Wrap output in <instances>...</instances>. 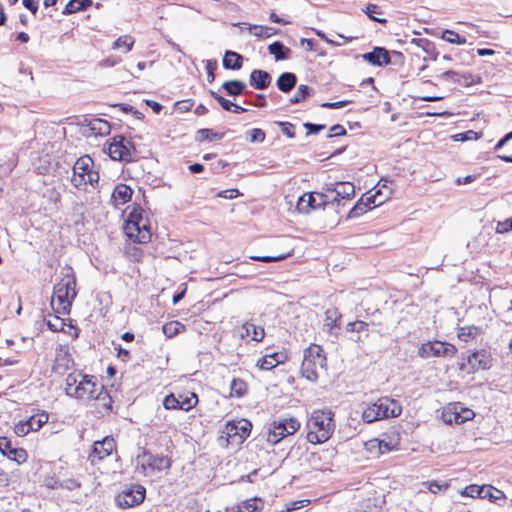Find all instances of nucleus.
<instances>
[{"instance_id":"obj_28","label":"nucleus","mask_w":512,"mask_h":512,"mask_svg":"<svg viewBox=\"0 0 512 512\" xmlns=\"http://www.w3.org/2000/svg\"><path fill=\"white\" fill-rule=\"evenodd\" d=\"M242 330V337H251V339L255 341H261L265 335L264 329L262 327L256 326L252 323H245L242 326Z\"/></svg>"},{"instance_id":"obj_24","label":"nucleus","mask_w":512,"mask_h":512,"mask_svg":"<svg viewBox=\"0 0 512 512\" xmlns=\"http://www.w3.org/2000/svg\"><path fill=\"white\" fill-rule=\"evenodd\" d=\"M243 65V57L237 52L227 50L223 57V67L225 69L239 70Z\"/></svg>"},{"instance_id":"obj_4","label":"nucleus","mask_w":512,"mask_h":512,"mask_svg":"<svg viewBox=\"0 0 512 512\" xmlns=\"http://www.w3.org/2000/svg\"><path fill=\"white\" fill-rule=\"evenodd\" d=\"M125 234L130 239H136L139 243L150 241L152 233L145 212L140 207H133L129 212L124 225Z\"/></svg>"},{"instance_id":"obj_34","label":"nucleus","mask_w":512,"mask_h":512,"mask_svg":"<svg viewBox=\"0 0 512 512\" xmlns=\"http://www.w3.org/2000/svg\"><path fill=\"white\" fill-rule=\"evenodd\" d=\"M248 385L247 383L240 379L234 378L230 384V395L233 397L241 398L247 394Z\"/></svg>"},{"instance_id":"obj_15","label":"nucleus","mask_w":512,"mask_h":512,"mask_svg":"<svg viewBox=\"0 0 512 512\" xmlns=\"http://www.w3.org/2000/svg\"><path fill=\"white\" fill-rule=\"evenodd\" d=\"M0 452L10 460L16 461L18 464L24 463L27 459L26 451L21 448L13 447L7 437H0Z\"/></svg>"},{"instance_id":"obj_62","label":"nucleus","mask_w":512,"mask_h":512,"mask_svg":"<svg viewBox=\"0 0 512 512\" xmlns=\"http://www.w3.org/2000/svg\"><path fill=\"white\" fill-rule=\"evenodd\" d=\"M346 134V129L340 125L335 124L330 128V134H328V138L337 137V136H343Z\"/></svg>"},{"instance_id":"obj_61","label":"nucleus","mask_w":512,"mask_h":512,"mask_svg":"<svg viewBox=\"0 0 512 512\" xmlns=\"http://www.w3.org/2000/svg\"><path fill=\"white\" fill-rule=\"evenodd\" d=\"M381 196V192L380 191H377L375 194L373 195H370V196H367L364 198V202H368V208L371 209V204L373 205V207H376V206H379L383 203V200H379L377 202V198Z\"/></svg>"},{"instance_id":"obj_39","label":"nucleus","mask_w":512,"mask_h":512,"mask_svg":"<svg viewBox=\"0 0 512 512\" xmlns=\"http://www.w3.org/2000/svg\"><path fill=\"white\" fill-rule=\"evenodd\" d=\"M312 92L313 89L311 87L302 84L297 88L295 95L290 98L289 102L290 104H298L305 100L306 97L310 96Z\"/></svg>"},{"instance_id":"obj_42","label":"nucleus","mask_w":512,"mask_h":512,"mask_svg":"<svg viewBox=\"0 0 512 512\" xmlns=\"http://www.w3.org/2000/svg\"><path fill=\"white\" fill-rule=\"evenodd\" d=\"M365 13L373 21H376L379 23L387 22V19L377 17V15H382L383 11L380 8V6H378L376 4L369 3L366 7Z\"/></svg>"},{"instance_id":"obj_63","label":"nucleus","mask_w":512,"mask_h":512,"mask_svg":"<svg viewBox=\"0 0 512 512\" xmlns=\"http://www.w3.org/2000/svg\"><path fill=\"white\" fill-rule=\"evenodd\" d=\"M240 195L241 194L238 189H227V190L220 191L218 193L219 197L225 198V199H234Z\"/></svg>"},{"instance_id":"obj_1","label":"nucleus","mask_w":512,"mask_h":512,"mask_svg":"<svg viewBox=\"0 0 512 512\" xmlns=\"http://www.w3.org/2000/svg\"><path fill=\"white\" fill-rule=\"evenodd\" d=\"M307 440L312 444L326 442L332 436L335 423L333 413L329 410H316L312 412L306 424Z\"/></svg>"},{"instance_id":"obj_22","label":"nucleus","mask_w":512,"mask_h":512,"mask_svg":"<svg viewBox=\"0 0 512 512\" xmlns=\"http://www.w3.org/2000/svg\"><path fill=\"white\" fill-rule=\"evenodd\" d=\"M335 193V196L330 201V203L333 202H339L340 199H349L354 196L355 194V187L350 182H342L336 185V187L331 190Z\"/></svg>"},{"instance_id":"obj_36","label":"nucleus","mask_w":512,"mask_h":512,"mask_svg":"<svg viewBox=\"0 0 512 512\" xmlns=\"http://www.w3.org/2000/svg\"><path fill=\"white\" fill-rule=\"evenodd\" d=\"M281 362L282 360L279 359V354L274 353L271 355H266L263 358L259 359L257 362V366L262 370H270L276 367Z\"/></svg>"},{"instance_id":"obj_3","label":"nucleus","mask_w":512,"mask_h":512,"mask_svg":"<svg viewBox=\"0 0 512 512\" xmlns=\"http://www.w3.org/2000/svg\"><path fill=\"white\" fill-rule=\"evenodd\" d=\"M66 394L78 400L94 399L97 392L95 377L74 371L66 377Z\"/></svg>"},{"instance_id":"obj_8","label":"nucleus","mask_w":512,"mask_h":512,"mask_svg":"<svg viewBox=\"0 0 512 512\" xmlns=\"http://www.w3.org/2000/svg\"><path fill=\"white\" fill-rule=\"evenodd\" d=\"M107 152L111 159L131 162L134 160V146L122 135L114 136L108 144Z\"/></svg>"},{"instance_id":"obj_33","label":"nucleus","mask_w":512,"mask_h":512,"mask_svg":"<svg viewBox=\"0 0 512 512\" xmlns=\"http://www.w3.org/2000/svg\"><path fill=\"white\" fill-rule=\"evenodd\" d=\"M90 130L95 136H105L110 133V124L103 119H94L90 122Z\"/></svg>"},{"instance_id":"obj_11","label":"nucleus","mask_w":512,"mask_h":512,"mask_svg":"<svg viewBox=\"0 0 512 512\" xmlns=\"http://www.w3.org/2000/svg\"><path fill=\"white\" fill-rule=\"evenodd\" d=\"M329 203L330 200L326 194L320 192L305 193L298 199L297 210L300 213L307 214L312 209L324 208Z\"/></svg>"},{"instance_id":"obj_23","label":"nucleus","mask_w":512,"mask_h":512,"mask_svg":"<svg viewBox=\"0 0 512 512\" xmlns=\"http://www.w3.org/2000/svg\"><path fill=\"white\" fill-rule=\"evenodd\" d=\"M296 84L297 76L292 72L282 73L276 81L278 89L283 93H289L292 89L295 88Z\"/></svg>"},{"instance_id":"obj_40","label":"nucleus","mask_w":512,"mask_h":512,"mask_svg":"<svg viewBox=\"0 0 512 512\" xmlns=\"http://www.w3.org/2000/svg\"><path fill=\"white\" fill-rule=\"evenodd\" d=\"M368 210H369L368 202H364V197H362L351 208V210L348 213V218L349 219L357 218V217L363 215L364 213H366Z\"/></svg>"},{"instance_id":"obj_45","label":"nucleus","mask_w":512,"mask_h":512,"mask_svg":"<svg viewBox=\"0 0 512 512\" xmlns=\"http://www.w3.org/2000/svg\"><path fill=\"white\" fill-rule=\"evenodd\" d=\"M134 44V39L130 35H124L119 37L114 43H113V49L125 47V53L129 52Z\"/></svg>"},{"instance_id":"obj_9","label":"nucleus","mask_w":512,"mask_h":512,"mask_svg":"<svg viewBox=\"0 0 512 512\" xmlns=\"http://www.w3.org/2000/svg\"><path fill=\"white\" fill-rule=\"evenodd\" d=\"M457 352L454 345L441 341H428L418 349L419 357L428 359L430 357H453Z\"/></svg>"},{"instance_id":"obj_52","label":"nucleus","mask_w":512,"mask_h":512,"mask_svg":"<svg viewBox=\"0 0 512 512\" xmlns=\"http://www.w3.org/2000/svg\"><path fill=\"white\" fill-rule=\"evenodd\" d=\"M240 426H235V427H232L229 431L232 432L233 428H235V434L238 433V431L241 432L240 436L245 438L247 437L249 434H250V431H251V423L249 421H242V422H239Z\"/></svg>"},{"instance_id":"obj_6","label":"nucleus","mask_w":512,"mask_h":512,"mask_svg":"<svg viewBox=\"0 0 512 512\" xmlns=\"http://www.w3.org/2000/svg\"><path fill=\"white\" fill-rule=\"evenodd\" d=\"M326 368V356L321 346L312 344L304 350L301 374L311 382L318 379V371Z\"/></svg>"},{"instance_id":"obj_17","label":"nucleus","mask_w":512,"mask_h":512,"mask_svg":"<svg viewBox=\"0 0 512 512\" xmlns=\"http://www.w3.org/2000/svg\"><path fill=\"white\" fill-rule=\"evenodd\" d=\"M362 57L374 66H384L391 63L389 52L383 47H375L371 52L363 54Z\"/></svg>"},{"instance_id":"obj_44","label":"nucleus","mask_w":512,"mask_h":512,"mask_svg":"<svg viewBox=\"0 0 512 512\" xmlns=\"http://www.w3.org/2000/svg\"><path fill=\"white\" fill-rule=\"evenodd\" d=\"M442 39L452 44L463 45L466 43L465 37L460 36L458 33L448 29L444 30L442 33Z\"/></svg>"},{"instance_id":"obj_27","label":"nucleus","mask_w":512,"mask_h":512,"mask_svg":"<svg viewBox=\"0 0 512 512\" xmlns=\"http://www.w3.org/2000/svg\"><path fill=\"white\" fill-rule=\"evenodd\" d=\"M222 88L229 96L242 95L246 89V84L240 80H229L223 83Z\"/></svg>"},{"instance_id":"obj_55","label":"nucleus","mask_w":512,"mask_h":512,"mask_svg":"<svg viewBox=\"0 0 512 512\" xmlns=\"http://www.w3.org/2000/svg\"><path fill=\"white\" fill-rule=\"evenodd\" d=\"M512 231V217L504 221H499L496 226L497 233H507Z\"/></svg>"},{"instance_id":"obj_18","label":"nucleus","mask_w":512,"mask_h":512,"mask_svg":"<svg viewBox=\"0 0 512 512\" xmlns=\"http://www.w3.org/2000/svg\"><path fill=\"white\" fill-rule=\"evenodd\" d=\"M468 364L473 370H486L491 367V355L486 350L475 351L468 356Z\"/></svg>"},{"instance_id":"obj_21","label":"nucleus","mask_w":512,"mask_h":512,"mask_svg":"<svg viewBox=\"0 0 512 512\" xmlns=\"http://www.w3.org/2000/svg\"><path fill=\"white\" fill-rule=\"evenodd\" d=\"M132 193L133 191L128 185L122 183L116 185L111 196L113 205L118 207L127 203L130 201Z\"/></svg>"},{"instance_id":"obj_49","label":"nucleus","mask_w":512,"mask_h":512,"mask_svg":"<svg viewBox=\"0 0 512 512\" xmlns=\"http://www.w3.org/2000/svg\"><path fill=\"white\" fill-rule=\"evenodd\" d=\"M30 428L26 420H21L15 424L14 433L19 437H24L32 431Z\"/></svg>"},{"instance_id":"obj_58","label":"nucleus","mask_w":512,"mask_h":512,"mask_svg":"<svg viewBox=\"0 0 512 512\" xmlns=\"http://www.w3.org/2000/svg\"><path fill=\"white\" fill-rule=\"evenodd\" d=\"M439 78L442 79V80H450V81H452L454 83L461 82L460 73H458L456 71H452V70H448V71L443 72L439 76Z\"/></svg>"},{"instance_id":"obj_38","label":"nucleus","mask_w":512,"mask_h":512,"mask_svg":"<svg viewBox=\"0 0 512 512\" xmlns=\"http://www.w3.org/2000/svg\"><path fill=\"white\" fill-rule=\"evenodd\" d=\"M90 4L91 0H70L65 6L63 14H73L85 10Z\"/></svg>"},{"instance_id":"obj_13","label":"nucleus","mask_w":512,"mask_h":512,"mask_svg":"<svg viewBox=\"0 0 512 512\" xmlns=\"http://www.w3.org/2000/svg\"><path fill=\"white\" fill-rule=\"evenodd\" d=\"M116 448L114 438L107 436L100 441H95L92 451L89 454V460L92 464H96L106 457L110 456Z\"/></svg>"},{"instance_id":"obj_59","label":"nucleus","mask_w":512,"mask_h":512,"mask_svg":"<svg viewBox=\"0 0 512 512\" xmlns=\"http://www.w3.org/2000/svg\"><path fill=\"white\" fill-rule=\"evenodd\" d=\"M47 326L52 331H61L63 330L64 323L59 316H56L54 320L47 321Z\"/></svg>"},{"instance_id":"obj_41","label":"nucleus","mask_w":512,"mask_h":512,"mask_svg":"<svg viewBox=\"0 0 512 512\" xmlns=\"http://www.w3.org/2000/svg\"><path fill=\"white\" fill-rule=\"evenodd\" d=\"M224 137L223 133H216L213 130L208 128H203L197 131V139L200 141H213L220 140Z\"/></svg>"},{"instance_id":"obj_12","label":"nucleus","mask_w":512,"mask_h":512,"mask_svg":"<svg viewBox=\"0 0 512 512\" xmlns=\"http://www.w3.org/2000/svg\"><path fill=\"white\" fill-rule=\"evenodd\" d=\"M93 166V160L90 156L85 155L80 157L73 166V175L71 178L72 184L81 190L86 189L85 178Z\"/></svg>"},{"instance_id":"obj_29","label":"nucleus","mask_w":512,"mask_h":512,"mask_svg":"<svg viewBox=\"0 0 512 512\" xmlns=\"http://www.w3.org/2000/svg\"><path fill=\"white\" fill-rule=\"evenodd\" d=\"M490 490L491 489L486 487V485L479 486L476 484H472V485L465 487L461 491V495L467 496V497H472V498L478 497V498L486 499V496L488 495V491H490Z\"/></svg>"},{"instance_id":"obj_14","label":"nucleus","mask_w":512,"mask_h":512,"mask_svg":"<svg viewBox=\"0 0 512 512\" xmlns=\"http://www.w3.org/2000/svg\"><path fill=\"white\" fill-rule=\"evenodd\" d=\"M138 461L141 463L143 468H150L152 471H162L169 469L171 461L164 455H154L150 452L143 451L141 455H138Z\"/></svg>"},{"instance_id":"obj_54","label":"nucleus","mask_w":512,"mask_h":512,"mask_svg":"<svg viewBox=\"0 0 512 512\" xmlns=\"http://www.w3.org/2000/svg\"><path fill=\"white\" fill-rule=\"evenodd\" d=\"M163 406L165 409L171 410V409H178L179 406V399L174 394H170L166 396L163 400Z\"/></svg>"},{"instance_id":"obj_46","label":"nucleus","mask_w":512,"mask_h":512,"mask_svg":"<svg viewBox=\"0 0 512 512\" xmlns=\"http://www.w3.org/2000/svg\"><path fill=\"white\" fill-rule=\"evenodd\" d=\"M422 485L433 494H437L440 491H446L449 488V484L447 482L442 483L435 480L423 482Z\"/></svg>"},{"instance_id":"obj_30","label":"nucleus","mask_w":512,"mask_h":512,"mask_svg":"<svg viewBox=\"0 0 512 512\" xmlns=\"http://www.w3.org/2000/svg\"><path fill=\"white\" fill-rule=\"evenodd\" d=\"M482 334V328L478 326H464L458 330V338L461 341L468 342L469 340L475 339Z\"/></svg>"},{"instance_id":"obj_53","label":"nucleus","mask_w":512,"mask_h":512,"mask_svg":"<svg viewBox=\"0 0 512 512\" xmlns=\"http://www.w3.org/2000/svg\"><path fill=\"white\" fill-rule=\"evenodd\" d=\"M276 124L282 128V133L288 138H295L294 125L292 123L278 121Z\"/></svg>"},{"instance_id":"obj_31","label":"nucleus","mask_w":512,"mask_h":512,"mask_svg":"<svg viewBox=\"0 0 512 512\" xmlns=\"http://www.w3.org/2000/svg\"><path fill=\"white\" fill-rule=\"evenodd\" d=\"M94 399L99 402L103 413H110L112 411V399L102 385L100 386V391L96 392Z\"/></svg>"},{"instance_id":"obj_57","label":"nucleus","mask_w":512,"mask_h":512,"mask_svg":"<svg viewBox=\"0 0 512 512\" xmlns=\"http://www.w3.org/2000/svg\"><path fill=\"white\" fill-rule=\"evenodd\" d=\"M217 68V61L216 60H207L206 62V71H207V79L208 82H213L215 79L214 71Z\"/></svg>"},{"instance_id":"obj_26","label":"nucleus","mask_w":512,"mask_h":512,"mask_svg":"<svg viewBox=\"0 0 512 512\" xmlns=\"http://www.w3.org/2000/svg\"><path fill=\"white\" fill-rule=\"evenodd\" d=\"M268 51L276 61L286 60L290 57L291 49L280 41H274L268 46Z\"/></svg>"},{"instance_id":"obj_7","label":"nucleus","mask_w":512,"mask_h":512,"mask_svg":"<svg viewBox=\"0 0 512 512\" xmlns=\"http://www.w3.org/2000/svg\"><path fill=\"white\" fill-rule=\"evenodd\" d=\"M299 428L300 423L295 418L279 419L269 424L266 439L270 444L276 445L286 436L293 435Z\"/></svg>"},{"instance_id":"obj_5","label":"nucleus","mask_w":512,"mask_h":512,"mask_svg":"<svg viewBox=\"0 0 512 512\" xmlns=\"http://www.w3.org/2000/svg\"><path fill=\"white\" fill-rule=\"evenodd\" d=\"M402 407L397 401L389 397H381L377 401L367 405L362 412V419L366 423H372L389 417H398Z\"/></svg>"},{"instance_id":"obj_19","label":"nucleus","mask_w":512,"mask_h":512,"mask_svg":"<svg viewBox=\"0 0 512 512\" xmlns=\"http://www.w3.org/2000/svg\"><path fill=\"white\" fill-rule=\"evenodd\" d=\"M271 75L264 70L254 69L249 76V83L258 90L266 89L271 83Z\"/></svg>"},{"instance_id":"obj_60","label":"nucleus","mask_w":512,"mask_h":512,"mask_svg":"<svg viewBox=\"0 0 512 512\" xmlns=\"http://www.w3.org/2000/svg\"><path fill=\"white\" fill-rule=\"evenodd\" d=\"M486 487L491 489L490 491H488V495L486 496V498L490 499L491 501H497L505 498L504 493L502 491L490 485H486Z\"/></svg>"},{"instance_id":"obj_20","label":"nucleus","mask_w":512,"mask_h":512,"mask_svg":"<svg viewBox=\"0 0 512 512\" xmlns=\"http://www.w3.org/2000/svg\"><path fill=\"white\" fill-rule=\"evenodd\" d=\"M370 445L372 447L377 445L381 454L388 453L397 449L399 445V436L398 434L394 436L384 435V437L380 440H371Z\"/></svg>"},{"instance_id":"obj_10","label":"nucleus","mask_w":512,"mask_h":512,"mask_svg":"<svg viewBox=\"0 0 512 512\" xmlns=\"http://www.w3.org/2000/svg\"><path fill=\"white\" fill-rule=\"evenodd\" d=\"M146 495V489L140 484L131 485L120 492L116 501L120 507L128 508L141 504Z\"/></svg>"},{"instance_id":"obj_16","label":"nucleus","mask_w":512,"mask_h":512,"mask_svg":"<svg viewBox=\"0 0 512 512\" xmlns=\"http://www.w3.org/2000/svg\"><path fill=\"white\" fill-rule=\"evenodd\" d=\"M474 417V412L467 408H460V411L457 410V407L448 408L443 413V419L446 423H456L462 424Z\"/></svg>"},{"instance_id":"obj_35","label":"nucleus","mask_w":512,"mask_h":512,"mask_svg":"<svg viewBox=\"0 0 512 512\" xmlns=\"http://www.w3.org/2000/svg\"><path fill=\"white\" fill-rule=\"evenodd\" d=\"M49 415L47 412L43 411L41 413H37L35 415L30 416L26 419L30 429L32 431H38L44 424L48 422Z\"/></svg>"},{"instance_id":"obj_64","label":"nucleus","mask_w":512,"mask_h":512,"mask_svg":"<svg viewBox=\"0 0 512 512\" xmlns=\"http://www.w3.org/2000/svg\"><path fill=\"white\" fill-rule=\"evenodd\" d=\"M304 127L308 130V134H316L325 129L324 124H314L310 122L304 123Z\"/></svg>"},{"instance_id":"obj_37","label":"nucleus","mask_w":512,"mask_h":512,"mask_svg":"<svg viewBox=\"0 0 512 512\" xmlns=\"http://www.w3.org/2000/svg\"><path fill=\"white\" fill-rule=\"evenodd\" d=\"M178 399H179L178 409L184 410V411H189L190 409L195 407L196 404L198 403V398L195 393H190L189 395L188 394H180L178 396Z\"/></svg>"},{"instance_id":"obj_43","label":"nucleus","mask_w":512,"mask_h":512,"mask_svg":"<svg viewBox=\"0 0 512 512\" xmlns=\"http://www.w3.org/2000/svg\"><path fill=\"white\" fill-rule=\"evenodd\" d=\"M261 501L254 498L243 502L238 506L237 512H259L262 508Z\"/></svg>"},{"instance_id":"obj_51","label":"nucleus","mask_w":512,"mask_h":512,"mask_svg":"<svg viewBox=\"0 0 512 512\" xmlns=\"http://www.w3.org/2000/svg\"><path fill=\"white\" fill-rule=\"evenodd\" d=\"M248 133L250 136L249 140L252 143H262L266 138L265 132L260 128H254L250 130Z\"/></svg>"},{"instance_id":"obj_56","label":"nucleus","mask_w":512,"mask_h":512,"mask_svg":"<svg viewBox=\"0 0 512 512\" xmlns=\"http://www.w3.org/2000/svg\"><path fill=\"white\" fill-rule=\"evenodd\" d=\"M460 79H461V82H457V83L462 86H469V85L475 84L479 81V77L473 76L470 73L460 74Z\"/></svg>"},{"instance_id":"obj_47","label":"nucleus","mask_w":512,"mask_h":512,"mask_svg":"<svg viewBox=\"0 0 512 512\" xmlns=\"http://www.w3.org/2000/svg\"><path fill=\"white\" fill-rule=\"evenodd\" d=\"M182 327L183 325L180 322L173 321L163 325L162 330L167 337L172 338L179 333Z\"/></svg>"},{"instance_id":"obj_32","label":"nucleus","mask_w":512,"mask_h":512,"mask_svg":"<svg viewBox=\"0 0 512 512\" xmlns=\"http://www.w3.org/2000/svg\"><path fill=\"white\" fill-rule=\"evenodd\" d=\"M341 315L336 309H328L325 312L324 327L330 334H334V329L337 327V322Z\"/></svg>"},{"instance_id":"obj_50","label":"nucleus","mask_w":512,"mask_h":512,"mask_svg":"<svg viewBox=\"0 0 512 512\" xmlns=\"http://www.w3.org/2000/svg\"><path fill=\"white\" fill-rule=\"evenodd\" d=\"M211 96L217 100V102L221 105V107L226 111H231L232 107L234 106V103L223 96L219 95L218 93L214 91H210Z\"/></svg>"},{"instance_id":"obj_2","label":"nucleus","mask_w":512,"mask_h":512,"mask_svg":"<svg viewBox=\"0 0 512 512\" xmlns=\"http://www.w3.org/2000/svg\"><path fill=\"white\" fill-rule=\"evenodd\" d=\"M76 296V278L74 275L67 274L54 286L51 299L53 311L61 315L69 314Z\"/></svg>"},{"instance_id":"obj_25","label":"nucleus","mask_w":512,"mask_h":512,"mask_svg":"<svg viewBox=\"0 0 512 512\" xmlns=\"http://www.w3.org/2000/svg\"><path fill=\"white\" fill-rule=\"evenodd\" d=\"M239 25L247 26L248 30L258 38H269L279 32L278 29L273 27L253 25L246 22L240 23Z\"/></svg>"},{"instance_id":"obj_48","label":"nucleus","mask_w":512,"mask_h":512,"mask_svg":"<svg viewBox=\"0 0 512 512\" xmlns=\"http://www.w3.org/2000/svg\"><path fill=\"white\" fill-rule=\"evenodd\" d=\"M290 255H291V253L288 252V253L274 255V256H251L250 259L268 263V262L282 261V260L286 259L287 257H289Z\"/></svg>"}]
</instances>
